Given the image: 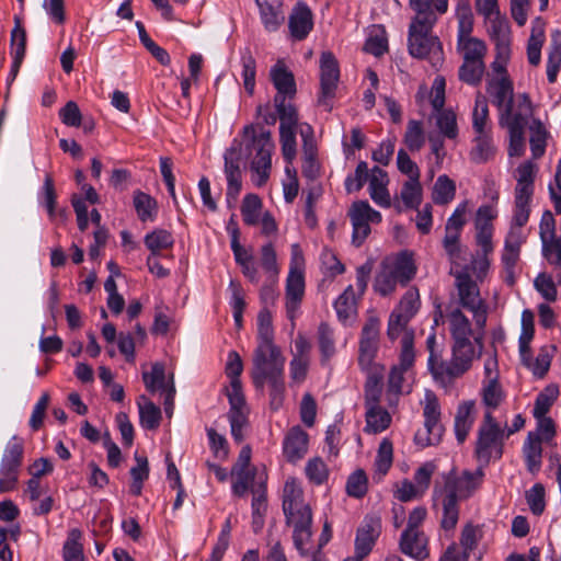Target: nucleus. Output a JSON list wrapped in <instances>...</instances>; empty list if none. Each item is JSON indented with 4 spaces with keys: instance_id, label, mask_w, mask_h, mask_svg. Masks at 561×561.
<instances>
[{
    "instance_id": "nucleus-62",
    "label": "nucleus",
    "mask_w": 561,
    "mask_h": 561,
    "mask_svg": "<svg viewBox=\"0 0 561 561\" xmlns=\"http://www.w3.org/2000/svg\"><path fill=\"white\" fill-rule=\"evenodd\" d=\"M381 376L378 373L368 375L365 385V408L366 410L374 407H379L381 397Z\"/></svg>"
},
{
    "instance_id": "nucleus-47",
    "label": "nucleus",
    "mask_w": 561,
    "mask_h": 561,
    "mask_svg": "<svg viewBox=\"0 0 561 561\" xmlns=\"http://www.w3.org/2000/svg\"><path fill=\"white\" fill-rule=\"evenodd\" d=\"M482 403L486 411L494 410L500 407L505 398V393L499 380L483 381L481 388Z\"/></svg>"
},
{
    "instance_id": "nucleus-58",
    "label": "nucleus",
    "mask_w": 561,
    "mask_h": 561,
    "mask_svg": "<svg viewBox=\"0 0 561 561\" xmlns=\"http://www.w3.org/2000/svg\"><path fill=\"white\" fill-rule=\"evenodd\" d=\"M400 196L407 208H417L422 202V186L420 179H409L405 181Z\"/></svg>"
},
{
    "instance_id": "nucleus-34",
    "label": "nucleus",
    "mask_w": 561,
    "mask_h": 561,
    "mask_svg": "<svg viewBox=\"0 0 561 561\" xmlns=\"http://www.w3.org/2000/svg\"><path fill=\"white\" fill-rule=\"evenodd\" d=\"M528 141L530 144L533 157L538 159L545 154L550 134L546 126L537 118H533L528 122Z\"/></svg>"
},
{
    "instance_id": "nucleus-36",
    "label": "nucleus",
    "mask_w": 561,
    "mask_h": 561,
    "mask_svg": "<svg viewBox=\"0 0 561 561\" xmlns=\"http://www.w3.org/2000/svg\"><path fill=\"white\" fill-rule=\"evenodd\" d=\"M546 23L541 18H537L533 22L531 35L528 39V62L538 66L541 60V47L546 41L545 35Z\"/></svg>"
},
{
    "instance_id": "nucleus-60",
    "label": "nucleus",
    "mask_w": 561,
    "mask_h": 561,
    "mask_svg": "<svg viewBox=\"0 0 561 561\" xmlns=\"http://www.w3.org/2000/svg\"><path fill=\"white\" fill-rule=\"evenodd\" d=\"M142 380L146 389L152 393L157 390H164L167 386L164 365L159 362L152 364L150 373H142Z\"/></svg>"
},
{
    "instance_id": "nucleus-15",
    "label": "nucleus",
    "mask_w": 561,
    "mask_h": 561,
    "mask_svg": "<svg viewBox=\"0 0 561 561\" xmlns=\"http://www.w3.org/2000/svg\"><path fill=\"white\" fill-rule=\"evenodd\" d=\"M286 524L293 527V539L296 549L301 556L309 553L308 545L312 537V512L310 506L284 513Z\"/></svg>"
},
{
    "instance_id": "nucleus-38",
    "label": "nucleus",
    "mask_w": 561,
    "mask_h": 561,
    "mask_svg": "<svg viewBox=\"0 0 561 561\" xmlns=\"http://www.w3.org/2000/svg\"><path fill=\"white\" fill-rule=\"evenodd\" d=\"M306 506L309 504L305 502L300 484L295 479L287 480L283 490V512L290 513Z\"/></svg>"
},
{
    "instance_id": "nucleus-45",
    "label": "nucleus",
    "mask_w": 561,
    "mask_h": 561,
    "mask_svg": "<svg viewBox=\"0 0 561 561\" xmlns=\"http://www.w3.org/2000/svg\"><path fill=\"white\" fill-rule=\"evenodd\" d=\"M136 466L130 469L131 483L130 493L139 496L142 491L144 482L149 477V462L146 456L135 454Z\"/></svg>"
},
{
    "instance_id": "nucleus-55",
    "label": "nucleus",
    "mask_w": 561,
    "mask_h": 561,
    "mask_svg": "<svg viewBox=\"0 0 561 561\" xmlns=\"http://www.w3.org/2000/svg\"><path fill=\"white\" fill-rule=\"evenodd\" d=\"M403 141L410 151H419L425 144V136L422 123L411 119L408 122Z\"/></svg>"
},
{
    "instance_id": "nucleus-20",
    "label": "nucleus",
    "mask_w": 561,
    "mask_h": 561,
    "mask_svg": "<svg viewBox=\"0 0 561 561\" xmlns=\"http://www.w3.org/2000/svg\"><path fill=\"white\" fill-rule=\"evenodd\" d=\"M225 174L227 179V202H236L242 188V172L240 169V151L237 148H229L225 151Z\"/></svg>"
},
{
    "instance_id": "nucleus-21",
    "label": "nucleus",
    "mask_w": 561,
    "mask_h": 561,
    "mask_svg": "<svg viewBox=\"0 0 561 561\" xmlns=\"http://www.w3.org/2000/svg\"><path fill=\"white\" fill-rule=\"evenodd\" d=\"M288 28L290 38L304 41L313 28V14L310 8L298 2L288 16Z\"/></svg>"
},
{
    "instance_id": "nucleus-2",
    "label": "nucleus",
    "mask_w": 561,
    "mask_h": 561,
    "mask_svg": "<svg viewBox=\"0 0 561 561\" xmlns=\"http://www.w3.org/2000/svg\"><path fill=\"white\" fill-rule=\"evenodd\" d=\"M447 318L454 340L453 357L449 363L439 359V365H435L434 368V378L442 382H449L462 376L471 367L477 354L474 343L480 353L484 335V330L477 329V327L472 329L469 319L459 308L451 310Z\"/></svg>"
},
{
    "instance_id": "nucleus-8",
    "label": "nucleus",
    "mask_w": 561,
    "mask_h": 561,
    "mask_svg": "<svg viewBox=\"0 0 561 561\" xmlns=\"http://www.w3.org/2000/svg\"><path fill=\"white\" fill-rule=\"evenodd\" d=\"M290 100L284 95L274 96V104L280 122L279 140L282 153L288 164L296 158V133L298 127V112Z\"/></svg>"
},
{
    "instance_id": "nucleus-1",
    "label": "nucleus",
    "mask_w": 561,
    "mask_h": 561,
    "mask_svg": "<svg viewBox=\"0 0 561 561\" xmlns=\"http://www.w3.org/2000/svg\"><path fill=\"white\" fill-rule=\"evenodd\" d=\"M505 431L492 416V412L485 411L483 421L478 431L476 444V457L480 466L474 471L463 470L457 473L455 469L444 473L440 480H436L433 488V507L442 512L440 527L445 531L454 530L459 520L461 501L471 497L482 485L484 472L482 466L489 465L492 458L502 456Z\"/></svg>"
},
{
    "instance_id": "nucleus-54",
    "label": "nucleus",
    "mask_w": 561,
    "mask_h": 561,
    "mask_svg": "<svg viewBox=\"0 0 561 561\" xmlns=\"http://www.w3.org/2000/svg\"><path fill=\"white\" fill-rule=\"evenodd\" d=\"M248 414L247 405L230 408L228 417L231 425V435L237 443L243 440V428L248 425Z\"/></svg>"
},
{
    "instance_id": "nucleus-49",
    "label": "nucleus",
    "mask_w": 561,
    "mask_h": 561,
    "mask_svg": "<svg viewBox=\"0 0 561 561\" xmlns=\"http://www.w3.org/2000/svg\"><path fill=\"white\" fill-rule=\"evenodd\" d=\"M484 72V61H462L458 77L460 81L476 87L481 83Z\"/></svg>"
},
{
    "instance_id": "nucleus-61",
    "label": "nucleus",
    "mask_w": 561,
    "mask_h": 561,
    "mask_svg": "<svg viewBox=\"0 0 561 561\" xmlns=\"http://www.w3.org/2000/svg\"><path fill=\"white\" fill-rule=\"evenodd\" d=\"M134 206L141 221L153 219L157 203L150 195L140 191L136 192L134 195Z\"/></svg>"
},
{
    "instance_id": "nucleus-10",
    "label": "nucleus",
    "mask_w": 561,
    "mask_h": 561,
    "mask_svg": "<svg viewBox=\"0 0 561 561\" xmlns=\"http://www.w3.org/2000/svg\"><path fill=\"white\" fill-rule=\"evenodd\" d=\"M23 440L13 436L7 444L0 463V494L16 489L23 463Z\"/></svg>"
},
{
    "instance_id": "nucleus-43",
    "label": "nucleus",
    "mask_w": 561,
    "mask_h": 561,
    "mask_svg": "<svg viewBox=\"0 0 561 561\" xmlns=\"http://www.w3.org/2000/svg\"><path fill=\"white\" fill-rule=\"evenodd\" d=\"M366 427L368 433H380L387 430L391 423V415L389 412L379 407L369 408L366 410Z\"/></svg>"
},
{
    "instance_id": "nucleus-27",
    "label": "nucleus",
    "mask_w": 561,
    "mask_h": 561,
    "mask_svg": "<svg viewBox=\"0 0 561 561\" xmlns=\"http://www.w3.org/2000/svg\"><path fill=\"white\" fill-rule=\"evenodd\" d=\"M271 80L277 90L276 95H284L293 99L297 92L296 81L293 72L286 67L284 61L278 60L270 71Z\"/></svg>"
},
{
    "instance_id": "nucleus-41",
    "label": "nucleus",
    "mask_w": 561,
    "mask_h": 561,
    "mask_svg": "<svg viewBox=\"0 0 561 561\" xmlns=\"http://www.w3.org/2000/svg\"><path fill=\"white\" fill-rule=\"evenodd\" d=\"M140 424L147 430H156L160 425L161 411L146 396H140L138 400Z\"/></svg>"
},
{
    "instance_id": "nucleus-11",
    "label": "nucleus",
    "mask_w": 561,
    "mask_h": 561,
    "mask_svg": "<svg viewBox=\"0 0 561 561\" xmlns=\"http://www.w3.org/2000/svg\"><path fill=\"white\" fill-rule=\"evenodd\" d=\"M415 359L414 348H412V334L408 333L401 342L399 364L394 365L388 377L386 400L389 407H397L399 397L404 392V374L413 366Z\"/></svg>"
},
{
    "instance_id": "nucleus-25",
    "label": "nucleus",
    "mask_w": 561,
    "mask_h": 561,
    "mask_svg": "<svg viewBox=\"0 0 561 561\" xmlns=\"http://www.w3.org/2000/svg\"><path fill=\"white\" fill-rule=\"evenodd\" d=\"M478 540L479 529L471 524H467L460 536V545L463 548V552L460 553L458 547L453 543L447 548L439 561H467L469 553L477 547Z\"/></svg>"
},
{
    "instance_id": "nucleus-18",
    "label": "nucleus",
    "mask_w": 561,
    "mask_h": 561,
    "mask_svg": "<svg viewBox=\"0 0 561 561\" xmlns=\"http://www.w3.org/2000/svg\"><path fill=\"white\" fill-rule=\"evenodd\" d=\"M380 533V517L376 515H366L356 531L355 556L357 559L362 560L370 553Z\"/></svg>"
},
{
    "instance_id": "nucleus-35",
    "label": "nucleus",
    "mask_w": 561,
    "mask_h": 561,
    "mask_svg": "<svg viewBox=\"0 0 561 561\" xmlns=\"http://www.w3.org/2000/svg\"><path fill=\"white\" fill-rule=\"evenodd\" d=\"M476 403L474 401H466L462 402L457 410L456 416H455V434L457 437V440L461 444L466 440L474 417L472 415L474 410Z\"/></svg>"
},
{
    "instance_id": "nucleus-9",
    "label": "nucleus",
    "mask_w": 561,
    "mask_h": 561,
    "mask_svg": "<svg viewBox=\"0 0 561 561\" xmlns=\"http://www.w3.org/2000/svg\"><path fill=\"white\" fill-rule=\"evenodd\" d=\"M423 416L424 427L414 435L415 444L422 448L438 444L444 432L440 423V405L437 397L432 391L425 393Z\"/></svg>"
},
{
    "instance_id": "nucleus-7",
    "label": "nucleus",
    "mask_w": 561,
    "mask_h": 561,
    "mask_svg": "<svg viewBox=\"0 0 561 561\" xmlns=\"http://www.w3.org/2000/svg\"><path fill=\"white\" fill-rule=\"evenodd\" d=\"M461 271L451 268L456 278L459 304L462 308L472 313L477 329L484 330L488 319V306L480 297V290L476 282L472 280L470 271L473 273L472 264L470 266H460Z\"/></svg>"
},
{
    "instance_id": "nucleus-63",
    "label": "nucleus",
    "mask_w": 561,
    "mask_h": 561,
    "mask_svg": "<svg viewBox=\"0 0 561 561\" xmlns=\"http://www.w3.org/2000/svg\"><path fill=\"white\" fill-rule=\"evenodd\" d=\"M392 456V443L388 439H383L379 445L375 459V471L379 474L380 478L383 477L391 468Z\"/></svg>"
},
{
    "instance_id": "nucleus-22",
    "label": "nucleus",
    "mask_w": 561,
    "mask_h": 561,
    "mask_svg": "<svg viewBox=\"0 0 561 561\" xmlns=\"http://www.w3.org/2000/svg\"><path fill=\"white\" fill-rule=\"evenodd\" d=\"M309 435L299 425L286 433L283 442V454L288 462L296 463L308 451Z\"/></svg>"
},
{
    "instance_id": "nucleus-37",
    "label": "nucleus",
    "mask_w": 561,
    "mask_h": 561,
    "mask_svg": "<svg viewBox=\"0 0 561 561\" xmlns=\"http://www.w3.org/2000/svg\"><path fill=\"white\" fill-rule=\"evenodd\" d=\"M493 230H477L476 240L477 244L481 248V257L472 260V270H479L477 277H481L482 274L489 267L488 255L493 252L492 243Z\"/></svg>"
},
{
    "instance_id": "nucleus-3",
    "label": "nucleus",
    "mask_w": 561,
    "mask_h": 561,
    "mask_svg": "<svg viewBox=\"0 0 561 561\" xmlns=\"http://www.w3.org/2000/svg\"><path fill=\"white\" fill-rule=\"evenodd\" d=\"M486 92L500 112V124L508 129L510 147L508 156L511 164L515 158H522L525 152L524 131L526 119L520 100L526 102V94L518 96L516 104L513 82L508 76L492 78L488 81Z\"/></svg>"
},
{
    "instance_id": "nucleus-16",
    "label": "nucleus",
    "mask_w": 561,
    "mask_h": 561,
    "mask_svg": "<svg viewBox=\"0 0 561 561\" xmlns=\"http://www.w3.org/2000/svg\"><path fill=\"white\" fill-rule=\"evenodd\" d=\"M380 320L377 317H369L365 322L360 340L358 364L363 370H373L374 360L379 347Z\"/></svg>"
},
{
    "instance_id": "nucleus-53",
    "label": "nucleus",
    "mask_w": 561,
    "mask_h": 561,
    "mask_svg": "<svg viewBox=\"0 0 561 561\" xmlns=\"http://www.w3.org/2000/svg\"><path fill=\"white\" fill-rule=\"evenodd\" d=\"M456 186L447 175H439L433 187V201L436 204L445 205L454 199Z\"/></svg>"
},
{
    "instance_id": "nucleus-28",
    "label": "nucleus",
    "mask_w": 561,
    "mask_h": 561,
    "mask_svg": "<svg viewBox=\"0 0 561 561\" xmlns=\"http://www.w3.org/2000/svg\"><path fill=\"white\" fill-rule=\"evenodd\" d=\"M389 179L387 172L379 167H374L369 176V195L371 199L383 208L391 206V197L387 188Z\"/></svg>"
},
{
    "instance_id": "nucleus-64",
    "label": "nucleus",
    "mask_w": 561,
    "mask_h": 561,
    "mask_svg": "<svg viewBox=\"0 0 561 561\" xmlns=\"http://www.w3.org/2000/svg\"><path fill=\"white\" fill-rule=\"evenodd\" d=\"M420 308V295L416 288H410L401 298L399 305L393 309L402 316L412 319Z\"/></svg>"
},
{
    "instance_id": "nucleus-33",
    "label": "nucleus",
    "mask_w": 561,
    "mask_h": 561,
    "mask_svg": "<svg viewBox=\"0 0 561 561\" xmlns=\"http://www.w3.org/2000/svg\"><path fill=\"white\" fill-rule=\"evenodd\" d=\"M259 9L261 21L267 32H275L284 22L282 11V3L276 4L268 2V0H255Z\"/></svg>"
},
{
    "instance_id": "nucleus-30",
    "label": "nucleus",
    "mask_w": 561,
    "mask_h": 561,
    "mask_svg": "<svg viewBox=\"0 0 561 561\" xmlns=\"http://www.w3.org/2000/svg\"><path fill=\"white\" fill-rule=\"evenodd\" d=\"M457 49L462 57V61H484L488 51L485 43L471 35L459 36Z\"/></svg>"
},
{
    "instance_id": "nucleus-29",
    "label": "nucleus",
    "mask_w": 561,
    "mask_h": 561,
    "mask_svg": "<svg viewBox=\"0 0 561 561\" xmlns=\"http://www.w3.org/2000/svg\"><path fill=\"white\" fill-rule=\"evenodd\" d=\"M486 32L495 48L511 47L510 26L505 16L500 13L484 18Z\"/></svg>"
},
{
    "instance_id": "nucleus-24",
    "label": "nucleus",
    "mask_w": 561,
    "mask_h": 561,
    "mask_svg": "<svg viewBox=\"0 0 561 561\" xmlns=\"http://www.w3.org/2000/svg\"><path fill=\"white\" fill-rule=\"evenodd\" d=\"M536 420V427L528 432V450L533 456L541 455V444L550 443L556 436V423L550 416H539Z\"/></svg>"
},
{
    "instance_id": "nucleus-44",
    "label": "nucleus",
    "mask_w": 561,
    "mask_h": 561,
    "mask_svg": "<svg viewBox=\"0 0 561 561\" xmlns=\"http://www.w3.org/2000/svg\"><path fill=\"white\" fill-rule=\"evenodd\" d=\"M460 232L461 231L445 228V237L443 239V247L451 264L455 266H462L466 262L463 251L459 244Z\"/></svg>"
},
{
    "instance_id": "nucleus-17",
    "label": "nucleus",
    "mask_w": 561,
    "mask_h": 561,
    "mask_svg": "<svg viewBox=\"0 0 561 561\" xmlns=\"http://www.w3.org/2000/svg\"><path fill=\"white\" fill-rule=\"evenodd\" d=\"M339 78L340 69L336 58L331 51H323L320 57L321 92L319 96V103L327 106L328 110L331 108V106L328 104V100H331L335 96Z\"/></svg>"
},
{
    "instance_id": "nucleus-31",
    "label": "nucleus",
    "mask_w": 561,
    "mask_h": 561,
    "mask_svg": "<svg viewBox=\"0 0 561 561\" xmlns=\"http://www.w3.org/2000/svg\"><path fill=\"white\" fill-rule=\"evenodd\" d=\"M399 279V284L405 286L416 274V265L412 253L402 251L392 262H386Z\"/></svg>"
},
{
    "instance_id": "nucleus-48",
    "label": "nucleus",
    "mask_w": 561,
    "mask_h": 561,
    "mask_svg": "<svg viewBox=\"0 0 561 561\" xmlns=\"http://www.w3.org/2000/svg\"><path fill=\"white\" fill-rule=\"evenodd\" d=\"M411 319L402 316L398 311H393L389 316L387 335L391 341H394L402 334V340H404L408 333L412 334V348H414V331L408 328Z\"/></svg>"
},
{
    "instance_id": "nucleus-12",
    "label": "nucleus",
    "mask_w": 561,
    "mask_h": 561,
    "mask_svg": "<svg viewBox=\"0 0 561 561\" xmlns=\"http://www.w3.org/2000/svg\"><path fill=\"white\" fill-rule=\"evenodd\" d=\"M445 88V78L436 77L431 89V104L436 112L434 118L439 133L448 139H456L458 137L457 116L453 110H444Z\"/></svg>"
},
{
    "instance_id": "nucleus-13",
    "label": "nucleus",
    "mask_w": 561,
    "mask_h": 561,
    "mask_svg": "<svg viewBox=\"0 0 561 561\" xmlns=\"http://www.w3.org/2000/svg\"><path fill=\"white\" fill-rule=\"evenodd\" d=\"M244 134L251 135L252 137V146L255 150V156L251 162V169L259 176L255 184L257 186H262L267 182L272 167V151L274 149V144L271 139V133L262 131L256 136L255 128L253 126H245Z\"/></svg>"
},
{
    "instance_id": "nucleus-51",
    "label": "nucleus",
    "mask_w": 561,
    "mask_h": 561,
    "mask_svg": "<svg viewBox=\"0 0 561 561\" xmlns=\"http://www.w3.org/2000/svg\"><path fill=\"white\" fill-rule=\"evenodd\" d=\"M172 234L164 229H156L145 237V244L150 250L151 255H158L162 250L173 245Z\"/></svg>"
},
{
    "instance_id": "nucleus-50",
    "label": "nucleus",
    "mask_w": 561,
    "mask_h": 561,
    "mask_svg": "<svg viewBox=\"0 0 561 561\" xmlns=\"http://www.w3.org/2000/svg\"><path fill=\"white\" fill-rule=\"evenodd\" d=\"M81 531L77 528L68 533L67 540L62 548V558L65 561H84L83 547L80 542Z\"/></svg>"
},
{
    "instance_id": "nucleus-32",
    "label": "nucleus",
    "mask_w": 561,
    "mask_h": 561,
    "mask_svg": "<svg viewBox=\"0 0 561 561\" xmlns=\"http://www.w3.org/2000/svg\"><path fill=\"white\" fill-rule=\"evenodd\" d=\"M362 299L353 286L348 285L334 301V309L340 321L345 322L357 313V304Z\"/></svg>"
},
{
    "instance_id": "nucleus-4",
    "label": "nucleus",
    "mask_w": 561,
    "mask_h": 561,
    "mask_svg": "<svg viewBox=\"0 0 561 561\" xmlns=\"http://www.w3.org/2000/svg\"><path fill=\"white\" fill-rule=\"evenodd\" d=\"M415 12L409 26L408 48L411 56L428 59L432 64L442 60L443 47L437 36L433 35V27L437 22L434 10L419 9L410 4Z\"/></svg>"
},
{
    "instance_id": "nucleus-39",
    "label": "nucleus",
    "mask_w": 561,
    "mask_h": 561,
    "mask_svg": "<svg viewBox=\"0 0 561 561\" xmlns=\"http://www.w3.org/2000/svg\"><path fill=\"white\" fill-rule=\"evenodd\" d=\"M257 340L256 348H271L274 344V330L272 324V313L270 309L262 308L257 314Z\"/></svg>"
},
{
    "instance_id": "nucleus-59",
    "label": "nucleus",
    "mask_w": 561,
    "mask_h": 561,
    "mask_svg": "<svg viewBox=\"0 0 561 561\" xmlns=\"http://www.w3.org/2000/svg\"><path fill=\"white\" fill-rule=\"evenodd\" d=\"M458 20V37L471 35L473 30V14L468 0H460L456 8Z\"/></svg>"
},
{
    "instance_id": "nucleus-26",
    "label": "nucleus",
    "mask_w": 561,
    "mask_h": 561,
    "mask_svg": "<svg viewBox=\"0 0 561 561\" xmlns=\"http://www.w3.org/2000/svg\"><path fill=\"white\" fill-rule=\"evenodd\" d=\"M305 295V276L302 271L291 266L286 279V308L288 313H294Z\"/></svg>"
},
{
    "instance_id": "nucleus-57",
    "label": "nucleus",
    "mask_w": 561,
    "mask_h": 561,
    "mask_svg": "<svg viewBox=\"0 0 561 561\" xmlns=\"http://www.w3.org/2000/svg\"><path fill=\"white\" fill-rule=\"evenodd\" d=\"M262 209V201L256 194H248L244 196L241 205V214L244 224L254 226L259 222Z\"/></svg>"
},
{
    "instance_id": "nucleus-19",
    "label": "nucleus",
    "mask_w": 561,
    "mask_h": 561,
    "mask_svg": "<svg viewBox=\"0 0 561 561\" xmlns=\"http://www.w3.org/2000/svg\"><path fill=\"white\" fill-rule=\"evenodd\" d=\"M299 134L302 139V174L309 180H314L320 175V162L318 160V148L314 140L313 129L307 124L299 125Z\"/></svg>"
},
{
    "instance_id": "nucleus-46",
    "label": "nucleus",
    "mask_w": 561,
    "mask_h": 561,
    "mask_svg": "<svg viewBox=\"0 0 561 561\" xmlns=\"http://www.w3.org/2000/svg\"><path fill=\"white\" fill-rule=\"evenodd\" d=\"M398 284L399 279L386 262H383L374 280L375 291L381 296H388L396 290Z\"/></svg>"
},
{
    "instance_id": "nucleus-14",
    "label": "nucleus",
    "mask_w": 561,
    "mask_h": 561,
    "mask_svg": "<svg viewBox=\"0 0 561 561\" xmlns=\"http://www.w3.org/2000/svg\"><path fill=\"white\" fill-rule=\"evenodd\" d=\"M353 232L352 243L359 248L370 234V224H379L382 220L381 214L375 210L367 201L354 202L348 211Z\"/></svg>"
},
{
    "instance_id": "nucleus-5",
    "label": "nucleus",
    "mask_w": 561,
    "mask_h": 561,
    "mask_svg": "<svg viewBox=\"0 0 561 561\" xmlns=\"http://www.w3.org/2000/svg\"><path fill=\"white\" fill-rule=\"evenodd\" d=\"M285 358L282 356L277 346L271 348H255L253 355V367L251 377L256 389H263L265 382L272 388L273 402L284 391V370Z\"/></svg>"
},
{
    "instance_id": "nucleus-56",
    "label": "nucleus",
    "mask_w": 561,
    "mask_h": 561,
    "mask_svg": "<svg viewBox=\"0 0 561 561\" xmlns=\"http://www.w3.org/2000/svg\"><path fill=\"white\" fill-rule=\"evenodd\" d=\"M305 473L309 482L314 485L325 483L329 478L328 466L320 457H313L307 461Z\"/></svg>"
},
{
    "instance_id": "nucleus-52",
    "label": "nucleus",
    "mask_w": 561,
    "mask_h": 561,
    "mask_svg": "<svg viewBox=\"0 0 561 561\" xmlns=\"http://www.w3.org/2000/svg\"><path fill=\"white\" fill-rule=\"evenodd\" d=\"M495 152L491 139L483 133L474 138V146L470 151V159L474 163H484L493 158Z\"/></svg>"
},
{
    "instance_id": "nucleus-40",
    "label": "nucleus",
    "mask_w": 561,
    "mask_h": 561,
    "mask_svg": "<svg viewBox=\"0 0 561 561\" xmlns=\"http://www.w3.org/2000/svg\"><path fill=\"white\" fill-rule=\"evenodd\" d=\"M26 49V32L22 26L21 19L14 18V27L11 31V53L14 57V67L20 68Z\"/></svg>"
},
{
    "instance_id": "nucleus-6",
    "label": "nucleus",
    "mask_w": 561,
    "mask_h": 561,
    "mask_svg": "<svg viewBox=\"0 0 561 561\" xmlns=\"http://www.w3.org/2000/svg\"><path fill=\"white\" fill-rule=\"evenodd\" d=\"M517 181L516 210L513 217V226L506 237L502 254L504 268L515 267L520 252L522 228L526 224V162H522L514 171Z\"/></svg>"
},
{
    "instance_id": "nucleus-42",
    "label": "nucleus",
    "mask_w": 561,
    "mask_h": 561,
    "mask_svg": "<svg viewBox=\"0 0 561 561\" xmlns=\"http://www.w3.org/2000/svg\"><path fill=\"white\" fill-rule=\"evenodd\" d=\"M558 397L559 387L557 385L550 383L545 387L535 400L533 410L534 419H539V416H548L547 414L557 401Z\"/></svg>"
},
{
    "instance_id": "nucleus-23",
    "label": "nucleus",
    "mask_w": 561,
    "mask_h": 561,
    "mask_svg": "<svg viewBox=\"0 0 561 561\" xmlns=\"http://www.w3.org/2000/svg\"><path fill=\"white\" fill-rule=\"evenodd\" d=\"M400 551L416 561L428 558V538L424 531L403 530L399 540Z\"/></svg>"
}]
</instances>
